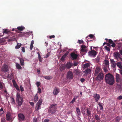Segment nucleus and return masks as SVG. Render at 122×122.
Returning <instances> with one entry per match:
<instances>
[{
	"instance_id": "nucleus-1",
	"label": "nucleus",
	"mask_w": 122,
	"mask_h": 122,
	"mask_svg": "<svg viewBox=\"0 0 122 122\" xmlns=\"http://www.w3.org/2000/svg\"><path fill=\"white\" fill-rule=\"evenodd\" d=\"M105 79L106 82L110 85H112L114 83V77L110 73H108L105 75Z\"/></svg>"
},
{
	"instance_id": "nucleus-2",
	"label": "nucleus",
	"mask_w": 122,
	"mask_h": 122,
	"mask_svg": "<svg viewBox=\"0 0 122 122\" xmlns=\"http://www.w3.org/2000/svg\"><path fill=\"white\" fill-rule=\"evenodd\" d=\"M57 104H55L51 105L48 109V112L52 114L55 113L57 109V107L55 106Z\"/></svg>"
},
{
	"instance_id": "nucleus-3",
	"label": "nucleus",
	"mask_w": 122,
	"mask_h": 122,
	"mask_svg": "<svg viewBox=\"0 0 122 122\" xmlns=\"http://www.w3.org/2000/svg\"><path fill=\"white\" fill-rule=\"evenodd\" d=\"M23 99L20 96V94L17 93L16 94V102L18 105L20 106L23 102Z\"/></svg>"
},
{
	"instance_id": "nucleus-4",
	"label": "nucleus",
	"mask_w": 122,
	"mask_h": 122,
	"mask_svg": "<svg viewBox=\"0 0 122 122\" xmlns=\"http://www.w3.org/2000/svg\"><path fill=\"white\" fill-rule=\"evenodd\" d=\"M42 99H40L36 106L35 108V110L36 111H37L39 109H41V106L42 104Z\"/></svg>"
},
{
	"instance_id": "nucleus-5",
	"label": "nucleus",
	"mask_w": 122,
	"mask_h": 122,
	"mask_svg": "<svg viewBox=\"0 0 122 122\" xmlns=\"http://www.w3.org/2000/svg\"><path fill=\"white\" fill-rule=\"evenodd\" d=\"M74 77V75L72 72L71 71H69L67 72L66 78L68 79H72Z\"/></svg>"
},
{
	"instance_id": "nucleus-6",
	"label": "nucleus",
	"mask_w": 122,
	"mask_h": 122,
	"mask_svg": "<svg viewBox=\"0 0 122 122\" xmlns=\"http://www.w3.org/2000/svg\"><path fill=\"white\" fill-rule=\"evenodd\" d=\"M104 75L103 73L100 72L98 75L96 79L97 81H101L102 80L103 78Z\"/></svg>"
},
{
	"instance_id": "nucleus-7",
	"label": "nucleus",
	"mask_w": 122,
	"mask_h": 122,
	"mask_svg": "<svg viewBox=\"0 0 122 122\" xmlns=\"http://www.w3.org/2000/svg\"><path fill=\"white\" fill-rule=\"evenodd\" d=\"M83 115L85 116H88V119H90L89 117H91L92 115L91 112L88 108H87L86 109V113H84Z\"/></svg>"
},
{
	"instance_id": "nucleus-8",
	"label": "nucleus",
	"mask_w": 122,
	"mask_h": 122,
	"mask_svg": "<svg viewBox=\"0 0 122 122\" xmlns=\"http://www.w3.org/2000/svg\"><path fill=\"white\" fill-rule=\"evenodd\" d=\"M97 53V52L94 51V50L90 51L88 52V53L89 56L93 57H95Z\"/></svg>"
},
{
	"instance_id": "nucleus-9",
	"label": "nucleus",
	"mask_w": 122,
	"mask_h": 122,
	"mask_svg": "<svg viewBox=\"0 0 122 122\" xmlns=\"http://www.w3.org/2000/svg\"><path fill=\"white\" fill-rule=\"evenodd\" d=\"M11 115V114L10 112H7L6 115V120L7 121H10L12 119V116Z\"/></svg>"
},
{
	"instance_id": "nucleus-10",
	"label": "nucleus",
	"mask_w": 122,
	"mask_h": 122,
	"mask_svg": "<svg viewBox=\"0 0 122 122\" xmlns=\"http://www.w3.org/2000/svg\"><path fill=\"white\" fill-rule=\"evenodd\" d=\"M2 71L4 72H8V71H9L8 66L4 65L2 67Z\"/></svg>"
},
{
	"instance_id": "nucleus-11",
	"label": "nucleus",
	"mask_w": 122,
	"mask_h": 122,
	"mask_svg": "<svg viewBox=\"0 0 122 122\" xmlns=\"http://www.w3.org/2000/svg\"><path fill=\"white\" fill-rule=\"evenodd\" d=\"M71 57L72 58V60H75L77 58L78 55L74 53H71Z\"/></svg>"
},
{
	"instance_id": "nucleus-12",
	"label": "nucleus",
	"mask_w": 122,
	"mask_h": 122,
	"mask_svg": "<svg viewBox=\"0 0 122 122\" xmlns=\"http://www.w3.org/2000/svg\"><path fill=\"white\" fill-rule=\"evenodd\" d=\"M81 51L82 52H86L87 51V47L84 45H81Z\"/></svg>"
},
{
	"instance_id": "nucleus-13",
	"label": "nucleus",
	"mask_w": 122,
	"mask_h": 122,
	"mask_svg": "<svg viewBox=\"0 0 122 122\" xmlns=\"http://www.w3.org/2000/svg\"><path fill=\"white\" fill-rule=\"evenodd\" d=\"M101 70V69L99 67H97L96 68L94 74L95 76H97L98 74L100 72Z\"/></svg>"
},
{
	"instance_id": "nucleus-14",
	"label": "nucleus",
	"mask_w": 122,
	"mask_h": 122,
	"mask_svg": "<svg viewBox=\"0 0 122 122\" xmlns=\"http://www.w3.org/2000/svg\"><path fill=\"white\" fill-rule=\"evenodd\" d=\"M113 56L116 59H118L120 57H121L120 54L118 52H114L113 54Z\"/></svg>"
},
{
	"instance_id": "nucleus-15",
	"label": "nucleus",
	"mask_w": 122,
	"mask_h": 122,
	"mask_svg": "<svg viewBox=\"0 0 122 122\" xmlns=\"http://www.w3.org/2000/svg\"><path fill=\"white\" fill-rule=\"evenodd\" d=\"M60 92V89L55 87L53 91V93L55 95H57Z\"/></svg>"
},
{
	"instance_id": "nucleus-16",
	"label": "nucleus",
	"mask_w": 122,
	"mask_h": 122,
	"mask_svg": "<svg viewBox=\"0 0 122 122\" xmlns=\"http://www.w3.org/2000/svg\"><path fill=\"white\" fill-rule=\"evenodd\" d=\"M19 119L20 120H24L25 117L22 114L20 113L18 115Z\"/></svg>"
},
{
	"instance_id": "nucleus-17",
	"label": "nucleus",
	"mask_w": 122,
	"mask_h": 122,
	"mask_svg": "<svg viewBox=\"0 0 122 122\" xmlns=\"http://www.w3.org/2000/svg\"><path fill=\"white\" fill-rule=\"evenodd\" d=\"M66 68L67 69H69L73 66V64L71 62H67L65 65Z\"/></svg>"
},
{
	"instance_id": "nucleus-18",
	"label": "nucleus",
	"mask_w": 122,
	"mask_h": 122,
	"mask_svg": "<svg viewBox=\"0 0 122 122\" xmlns=\"http://www.w3.org/2000/svg\"><path fill=\"white\" fill-rule=\"evenodd\" d=\"M93 96L95 98V100L96 101V102H98V101L100 98V96L99 95L96 93L95 94H94Z\"/></svg>"
},
{
	"instance_id": "nucleus-19",
	"label": "nucleus",
	"mask_w": 122,
	"mask_h": 122,
	"mask_svg": "<svg viewBox=\"0 0 122 122\" xmlns=\"http://www.w3.org/2000/svg\"><path fill=\"white\" fill-rule=\"evenodd\" d=\"M68 54V52H67L61 57V60L62 61H64L65 60V59L66 57Z\"/></svg>"
},
{
	"instance_id": "nucleus-20",
	"label": "nucleus",
	"mask_w": 122,
	"mask_h": 122,
	"mask_svg": "<svg viewBox=\"0 0 122 122\" xmlns=\"http://www.w3.org/2000/svg\"><path fill=\"white\" fill-rule=\"evenodd\" d=\"M116 81L117 82L119 83L121 82V79L120 77V76L119 74H116Z\"/></svg>"
},
{
	"instance_id": "nucleus-21",
	"label": "nucleus",
	"mask_w": 122,
	"mask_h": 122,
	"mask_svg": "<svg viewBox=\"0 0 122 122\" xmlns=\"http://www.w3.org/2000/svg\"><path fill=\"white\" fill-rule=\"evenodd\" d=\"M91 70L89 68H87L84 71V73L85 74H90L91 72Z\"/></svg>"
},
{
	"instance_id": "nucleus-22",
	"label": "nucleus",
	"mask_w": 122,
	"mask_h": 122,
	"mask_svg": "<svg viewBox=\"0 0 122 122\" xmlns=\"http://www.w3.org/2000/svg\"><path fill=\"white\" fill-rule=\"evenodd\" d=\"M66 68L65 65L64 64H63L61 65L59 68L60 71H62L64 70Z\"/></svg>"
},
{
	"instance_id": "nucleus-23",
	"label": "nucleus",
	"mask_w": 122,
	"mask_h": 122,
	"mask_svg": "<svg viewBox=\"0 0 122 122\" xmlns=\"http://www.w3.org/2000/svg\"><path fill=\"white\" fill-rule=\"evenodd\" d=\"M20 62V65L22 66L24 65V60L22 58H19Z\"/></svg>"
},
{
	"instance_id": "nucleus-24",
	"label": "nucleus",
	"mask_w": 122,
	"mask_h": 122,
	"mask_svg": "<svg viewBox=\"0 0 122 122\" xmlns=\"http://www.w3.org/2000/svg\"><path fill=\"white\" fill-rule=\"evenodd\" d=\"M122 117L121 116H117L115 118V122H118L121 119Z\"/></svg>"
},
{
	"instance_id": "nucleus-25",
	"label": "nucleus",
	"mask_w": 122,
	"mask_h": 122,
	"mask_svg": "<svg viewBox=\"0 0 122 122\" xmlns=\"http://www.w3.org/2000/svg\"><path fill=\"white\" fill-rule=\"evenodd\" d=\"M116 65L119 68L122 70V66L121 62H117V63Z\"/></svg>"
},
{
	"instance_id": "nucleus-26",
	"label": "nucleus",
	"mask_w": 122,
	"mask_h": 122,
	"mask_svg": "<svg viewBox=\"0 0 122 122\" xmlns=\"http://www.w3.org/2000/svg\"><path fill=\"white\" fill-rule=\"evenodd\" d=\"M25 29V28L22 26H18L17 28V29L18 30L20 31H22Z\"/></svg>"
},
{
	"instance_id": "nucleus-27",
	"label": "nucleus",
	"mask_w": 122,
	"mask_h": 122,
	"mask_svg": "<svg viewBox=\"0 0 122 122\" xmlns=\"http://www.w3.org/2000/svg\"><path fill=\"white\" fill-rule=\"evenodd\" d=\"M44 78L46 79L49 80L52 79V77L50 76H44Z\"/></svg>"
},
{
	"instance_id": "nucleus-28",
	"label": "nucleus",
	"mask_w": 122,
	"mask_h": 122,
	"mask_svg": "<svg viewBox=\"0 0 122 122\" xmlns=\"http://www.w3.org/2000/svg\"><path fill=\"white\" fill-rule=\"evenodd\" d=\"M38 96L37 94H36L34 97V102L35 103L36 102L38 101Z\"/></svg>"
},
{
	"instance_id": "nucleus-29",
	"label": "nucleus",
	"mask_w": 122,
	"mask_h": 122,
	"mask_svg": "<svg viewBox=\"0 0 122 122\" xmlns=\"http://www.w3.org/2000/svg\"><path fill=\"white\" fill-rule=\"evenodd\" d=\"M99 107L100 108V110H103V104L102 103H100L98 104Z\"/></svg>"
},
{
	"instance_id": "nucleus-30",
	"label": "nucleus",
	"mask_w": 122,
	"mask_h": 122,
	"mask_svg": "<svg viewBox=\"0 0 122 122\" xmlns=\"http://www.w3.org/2000/svg\"><path fill=\"white\" fill-rule=\"evenodd\" d=\"M95 117L96 120L97 121L99 122L100 120V116H98V115H96Z\"/></svg>"
},
{
	"instance_id": "nucleus-31",
	"label": "nucleus",
	"mask_w": 122,
	"mask_h": 122,
	"mask_svg": "<svg viewBox=\"0 0 122 122\" xmlns=\"http://www.w3.org/2000/svg\"><path fill=\"white\" fill-rule=\"evenodd\" d=\"M3 32L4 33H5L7 34H9L10 33V32L8 30L6 29H5V30Z\"/></svg>"
},
{
	"instance_id": "nucleus-32",
	"label": "nucleus",
	"mask_w": 122,
	"mask_h": 122,
	"mask_svg": "<svg viewBox=\"0 0 122 122\" xmlns=\"http://www.w3.org/2000/svg\"><path fill=\"white\" fill-rule=\"evenodd\" d=\"M105 64L106 66L107 67H108L109 65V61L108 60H104Z\"/></svg>"
},
{
	"instance_id": "nucleus-33",
	"label": "nucleus",
	"mask_w": 122,
	"mask_h": 122,
	"mask_svg": "<svg viewBox=\"0 0 122 122\" xmlns=\"http://www.w3.org/2000/svg\"><path fill=\"white\" fill-rule=\"evenodd\" d=\"M83 66L84 68H87L90 66V64L88 63H86L84 64Z\"/></svg>"
},
{
	"instance_id": "nucleus-34",
	"label": "nucleus",
	"mask_w": 122,
	"mask_h": 122,
	"mask_svg": "<svg viewBox=\"0 0 122 122\" xmlns=\"http://www.w3.org/2000/svg\"><path fill=\"white\" fill-rule=\"evenodd\" d=\"M16 68L18 69H21L22 67L19 64L16 63Z\"/></svg>"
},
{
	"instance_id": "nucleus-35",
	"label": "nucleus",
	"mask_w": 122,
	"mask_h": 122,
	"mask_svg": "<svg viewBox=\"0 0 122 122\" xmlns=\"http://www.w3.org/2000/svg\"><path fill=\"white\" fill-rule=\"evenodd\" d=\"M21 43H17V46L15 47L16 49H18L20 48L21 47Z\"/></svg>"
},
{
	"instance_id": "nucleus-36",
	"label": "nucleus",
	"mask_w": 122,
	"mask_h": 122,
	"mask_svg": "<svg viewBox=\"0 0 122 122\" xmlns=\"http://www.w3.org/2000/svg\"><path fill=\"white\" fill-rule=\"evenodd\" d=\"M111 66L113 68H115L116 66L117 65V63L115 62L114 63H111Z\"/></svg>"
},
{
	"instance_id": "nucleus-37",
	"label": "nucleus",
	"mask_w": 122,
	"mask_h": 122,
	"mask_svg": "<svg viewBox=\"0 0 122 122\" xmlns=\"http://www.w3.org/2000/svg\"><path fill=\"white\" fill-rule=\"evenodd\" d=\"M4 113V111L3 109L2 108L0 109V116H1Z\"/></svg>"
},
{
	"instance_id": "nucleus-38",
	"label": "nucleus",
	"mask_w": 122,
	"mask_h": 122,
	"mask_svg": "<svg viewBox=\"0 0 122 122\" xmlns=\"http://www.w3.org/2000/svg\"><path fill=\"white\" fill-rule=\"evenodd\" d=\"M76 111L77 114L78 115H80L81 113L79 108L77 107L76 108Z\"/></svg>"
},
{
	"instance_id": "nucleus-39",
	"label": "nucleus",
	"mask_w": 122,
	"mask_h": 122,
	"mask_svg": "<svg viewBox=\"0 0 122 122\" xmlns=\"http://www.w3.org/2000/svg\"><path fill=\"white\" fill-rule=\"evenodd\" d=\"M19 33H20L19 34V36L21 37L23 36L24 34H25V32L22 33L21 32H20Z\"/></svg>"
},
{
	"instance_id": "nucleus-40",
	"label": "nucleus",
	"mask_w": 122,
	"mask_h": 122,
	"mask_svg": "<svg viewBox=\"0 0 122 122\" xmlns=\"http://www.w3.org/2000/svg\"><path fill=\"white\" fill-rule=\"evenodd\" d=\"M76 98L75 97L71 101V102L70 103H74L75 101L76 100Z\"/></svg>"
},
{
	"instance_id": "nucleus-41",
	"label": "nucleus",
	"mask_w": 122,
	"mask_h": 122,
	"mask_svg": "<svg viewBox=\"0 0 122 122\" xmlns=\"http://www.w3.org/2000/svg\"><path fill=\"white\" fill-rule=\"evenodd\" d=\"M105 49L107 51H110V49L107 46H105L104 47Z\"/></svg>"
},
{
	"instance_id": "nucleus-42",
	"label": "nucleus",
	"mask_w": 122,
	"mask_h": 122,
	"mask_svg": "<svg viewBox=\"0 0 122 122\" xmlns=\"http://www.w3.org/2000/svg\"><path fill=\"white\" fill-rule=\"evenodd\" d=\"M38 59L39 61H40L41 62L42 59L41 56L39 54H38Z\"/></svg>"
},
{
	"instance_id": "nucleus-43",
	"label": "nucleus",
	"mask_w": 122,
	"mask_h": 122,
	"mask_svg": "<svg viewBox=\"0 0 122 122\" xmlns=\"http://www.w3.org/2000/svg\"><path fill=\"white\" fill-rule=\"evenodd\" d=\"M78 43L80 44L84 43L83 41L82 40H78Z\"/></svg>"
},
{
	"instance_id": "nucleus-44",
	"label": "nucleus",
	"mask_w": 122,
	"mask_h": 122,
	"mask_svg": "<svg viewBox=\"0 0 122 122\" xmlns=\"http://www.w3.org/2000/svg\"><path fill=\"white\" fill-rule=\"evenodd\" d=\"M41 92V90L40 88L38 87V92L39 93H40Z\"/></svg>"
},
{
	"instance_id": "nucleus-45",
	"label": "nucleus",
	"mask_w": 122,
	"mask_h": 122,
	"mask_svg": "<svg viewBox=\"0 0 122 122\" xmlns=\"http://www.w3.org/2000/svg\"><path fill=\"white\" fill-rule=\"evenodd\" d=\"M36 84L37 87H38L40 85V82L39 81L37 82L36 83Z\"/></svg>"
},
{
	"instance_id": "nucleus-46",
	"label": "nucleus",
	"mask_w": 122,
	"mask_h": 122,
	"mask_svg": "<svg viewBox=\"0 0 122 122\" xmlns=\"http://www.w3.org/2000/svg\"><path fill=\"white\" fill-rule=\"evenodd\" d=\"M3 86L2 85V83L0 82V90L2 89L3 88Z\"/></svg>"
},
{
	"instance_id": "nucleus-47",
	"label": "nucleus",
	"mask_w": 122,
	"mask_h": 122,
	"mask_svg": "<svg viewBox=\"0 0 122 122\" xmlns=\"http://www.w3.org/2000/svg\"><path fill=\"white\" fill-rule=\"evenodd\" d=\"M20 91L21 92H23L24 91V88L23 87H22V86L21 85L20 86Z\"/></svg>"
},
{
	"instance_id": "nucleus-48",
	"label": "nucleus",
	"mask_w": 122,
	"mask_h": 122,
	"mask_svg": "<svg viewBox=\"0 0 122 122\" xmlns=\"http://www.w3.org/2000/svg\"><path fill=\"white\" fill-rule=\"evenodd\" d=\"M50 52H48L46 54V57H45V58H47V57H49V56L50 55Z\"/></svg>"
},
{
	"instance_id": "nucleus-49",
	"label": "nucleus",
	"mask_w": 122,
	"mask_h": 122,
	"mask_svg": "<svg viewBox=\"0 0 122 122\" xmlns=\"http://www.w3.org/2000/svg\"><path fill=\"white\" fill-rule=\"evenodd\" d=\"M21 50L23 52H24L25 51V47H21Z\"/></svg>"
},
{
	"instance_id": "nucleus-50",
	"label": "nucleus",
	"mask_w": 122,
	"mask_h": 122,
	"mask_svg": "<svg viewBox=\"0 0 122 122\" xmlns=\"http://www.w3.org/2000/svg\"><path fill=\"white\" fill-rule=\"evenodd\" d=\"M88 36L90 38H93L94 36V35L92 34H91L89 35Z\"/></svg>"
},
{
	"instance_id": "nucleus-51",
	"label": "nucleus",
	"mask_w": 122,
	"mask_h": 122,
	"mask_svg": "<svg viewBox=\"0 0 122 122\" xmlns=\"http://www.w3.org/2000/svg\"><path fill=\"white\" fill-rule=\"evenodd\" d=\"M108 42L110 44H112L113 42V41L111 39L108 40Z\"/></svg>"
},
{
	"instance_id": "nucleus-52",
	"label": "nucleus",
	"mask_w": 122,
	"mask_h": 122,
	"mask_svg": "<svg viewBox=\"0 0 122 122\" xmlns=\"http://www.w3.org/2000/svg\"><path fill=\"white\" fill-rule=\"evenodd\" d=\"M85 80V79L84 78H81L80 80V81L82 83Z\"/></svg>"
},
{
	"instance_id": "nucleus-53",
	"label": "nucleus",
	"mask_w": 122,
	"mask_h": 122,
	"mask_svg": "<svg viewBox=\"0 0 122 122\" xmlns=\"http://www.w3.org/2000/svg\"><path fill=\"white\" fill-rule=\"evenodd\" d=\"M117 99L119 100H120L122 99V96H119L117 98Z\"/></svg>"
},
{
	"instance_id": "nucleus-54",
	"label": "nucleus",
	"mask_w": 122,
	"mask_h": 122,
	"mask_svg": "<svg viewBox=\"0 0 122 122\" xmlns=\"http://www.w3.org/2000/svg\"><path fill=\"white\" fill-rule=\"evenodd\" d=\"M33 122H37V119L36 118H34L33 119Z\"/></svg>"
},
{
	"instance_id": "nucleus-55",
	"label": "nucleus",
	"mask_w": 122,
	"mask_h": 122,
	"mask_svg": "<svg viewBox=\"0 0 122 122\" xmlns=\"http://www.w3.org/2000/svg\"><path fill=\"white\" fill-rule=\"evenodd\" d=\"M112 44L111 45V46L113 47H114L116 45L115 43L113 42L112 43Z\"/></svg>"
},
{
	"instance_id": "nucleus-56",
	"label": "nucleus",
	"mask_w": 122,
	"mask_h": 122,
	"mask_svg": "<svg viewBox=\"0 0 122 122\" xmlns=\"http://www.w3.org/2000/svg\"><path fill=\"white\" fill-rule=\"evenodd\" d=\"M1 122H6V121L4 118H2L1 119Z\"/></svg>"
},
{
	"instance_id": "nucleus-57",
	"label": "nucleus",
	"mask_w": 122,
	"mask_h": 122,
	"mask_svg": "<svg viewBox=\"0 0 122 122\" xmlns=\"http://www.w3.org/2000/svg\"><path fill=\"white\" fill-rule=\"evenodd\" d=\"M110 60L111 62V63L115 62L114 61V60L113 59H110Z\"/></svg>"
},
{
	"instance_id": "nucleus-58",
	"label": "nucleus",
	"mask_w": 122,
	"mask_h": 122,
	"mask_svg": "<svg viewBox=\"0 0 122 122\" xmlns=\"http://www.w3.org/2000/svg\"><path fill=\"white\" fill-rule=\"evenodd\" d=\"M13 85L15 87L18 86L17 84H16V83L15 82V83H13Z\"/></svg>"
},
{
	"instance_id": "nucleus-59",
	"label": "nucleus",
	"mask_w": 122,
	"mask_h": 122,
	"mask_svg": "<svg viewBox=\"0 0 122 122\" xmlns=\"http://www.w3.org/2000/svg\"><path fill=\"white\" fill-rule=\"evenodd\" d=\"M55 37L54 35L51 36H49V38L50 39H51L52 38H54Z\"/></svg>"
},
{
	"instance_id": "nucleus-60",
	"label": "nucleus",
	"mask_w": 122,
	"mask_h": 122,
	"mask_svg": "<svg viewBox=\"0 0 122 122\" xmlns=\"http://www.w3.org/2000/svg\"><path fill=\"white\" fill-rule=\"evenodd\" d=\"M30 104L32 106H34V103L33 102H30Z\"/></svg>"
},
{
	"instance_id": "nucleus-61",
	"label": "nucleus",
	"mask_w": 122,
	"mask_h": 122,
	"mask_svg": "<svg viewBox=\"0 0 122 122\" xmlns=\"http://www.w3.org/2000/svg\"><path fill=\"white\" fill-rule=\"evenodd\" d=\"M33 45H30V49L31 50L33 48Z\"/></svg>"
},
{
	"instance_id": "nucleus-62",
	"label": "nucleus",
	"mask_w": 122,
	"mask_h": 122,
	"mask_svg": "<svg viewBox=\"0 0 122 122\" xmlns=\"http://www.w3.org/2000/svg\"><path fill=\"white\" fill-rule=\"evenodd\" d=\"M15 87V88L16 89L17 91H20V89L18 86H17Z\"/></svg>"
},
{
	"instance_id": "nucleus-63",
	"label": "nucleus",
	"mask_w": 122,
	"mask_h": 122,
	"mask_svg": "<svg viewBox=\"0 0 122 122\" xmlns=\"http://www.w3.org/2000/svg\"><path fill=\"white\" fill-rule=\"evenodd\" d=\"M49 121V119H46L44 120L43 122H48Z\"/></svg>"
},
{
	"instance_id": "nucleus-64",
	"label": "nucleus",
	"mask_w": 122,
	"mask_h": 122,
	"mask_svg": "<svg viewBox=\"0 0 122 122\" xmlns=\"http://www.w3.org/2000/svg\"><path fill=\"white\" fill-rule=\"evenodd\" d=\"M78 64L76 62H75L73 64V66H76Z\"/></svg>"
}]
</instances>
